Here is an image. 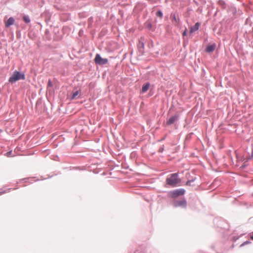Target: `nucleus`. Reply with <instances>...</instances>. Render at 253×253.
Here are the masks:
<instances>
[{"mask_svg":"<svg viewBox=\"0 0 253 253\" xmlns=\"http://www.w3.org/2000/svg\"><path fill=\"white\" fill-rule=\"evenodd\" d=\"M145 37H141L139 40L137 44V49L139 53V55L142 56L144 54V48H145Z\"/></svg>","mask_w":253,"mask_h":253,"instance_id":"obj_5","label":"nucleus"},{"mask_svg":"<svg viewBox=\"0 0 253 253\" xmlns=\"http://www.w3.org/2000/svg\"><path fill=\"white\" fill-rule=\"evenodd\" d=\"M192 11V9L190 8H188L187 9V12L188 13H190V11Z\"/></svg>","mask_w":253,"mask_h":253,"instance_id":"obj_35","label":"nucleus"},{"mask_svg":"<svg viewBox=\"0 0 253 253\" xmlns=\"http://www.w3.org/2000/svg\"><path fill=\"white\" fill-rule=\"evenodd\" d=\"M237 158L238 161H241L243 162L247 163L249 161H246V160H247V158H248V156H245V155L239 154V155H237Z\"/></svg>","mask_w":253,"mask_h":253,"instance_id":"obj_12","label":"nucleus"},{"mask_svg":"<svg viewBox=\"0 0 253 253\" xmlns=\"http://www.w3.org/2000/svg\"><path fill=\"white\" fill-rule=\"evenodd\" d=\"M148 46L149 48H153L154 46V42L152 40H150L148 43Z\"/></svg>","mask_w":253,"mask_h":253,"instance_id":"obj_18","label":"nucleus"},{"mask_svg":"<svg viewBox=\"0 0 253 253\" xmlns=\"http://www.w3.org/2000/svg\"><path fill=\"white\" fill-rule=\"evenodd\" d=\"M219 2L220 3L221 5H225V3L223 1H219Z\"/></svg>","mask_w":253,"mask_h":253,"instance_id":"obj_34","label":"nucleus"},{"mask_svg":"<svg viewBox=\"0 0 253 253\" xmlns=\"http://www.w3.org/2000/svg\"><path fill=\"white\" fill-rule=\"evenodd\" d=\"M179 119V115L175 114L171 116L169 119L167 120L166 122L167 126H170L173 124Z\"/></svg>","mask_w":253,"mask_h":253,"instance_id":"obj_7","label":"nucleus"},{"mask_svg":"<svg viewBox=\"0 0 253 253\" xmlns=\"http://www.w3.org/2000/svg\"><path fill=\"white\" fill-rule=\"evenodd\" d=\"M93 17H92V16L90 17L87 20V23H88L89 27H91V26L93 23Z\"/></svg>","mask_w":253,"mask_h":253,"instance_id":"obj_17","label":"nucleus"},{"mask_svg":"<svg viewBox=\"0 0 253 253\" xmlns=\"http://www.w3.org/2000/svg\"><path fill=\"white\" fill-rule=\"evenodd\" d=\"M16 34L17 38H20L21 37V32L20 31H17L16 32Z\"/></svg>","mask_w":253,"mask_h":253,"instance_id":"obj_27","label":"nucleus"},{"mask_svg":"<svg viewBox=\"0 0 253 253\" xmlns=\"http://www.w3.org/2000/svg\"><path fill=\"white\" fill-rule=\"evenodd\" d=\"M252 234H253V232H252Z\"/></svg>","mask_w":253,"mask_h":253,"instance_id":"obj_40","label":"nucleus"},{"mask_svg":"<svg viewBox=\"0 0 253 253\" xmlns=\"http://www.w3.org/2000/svg\"><path fill=\"white\" fill-rule=\"evenodd\" d=\"M47 86H50V87L53 86L52 82V81L50 79H49L48 81Z\"/></svg>","mask_w":253,"mask_h":253,"instance_id":"obj_26","label":"nucleus"},{"mask_svg":"<svg viewBox=\"0 0 253 253\" xmlns=\"http://www.w3.org/2000/svg\"><path fill=\"white\" fill-rule=\"evenodd\" d=\"M22 19L23 21L26 24H29L31 22V19L29 16L28 15H24L23 16Z\"/></svg>","mask_w":253,"mask_h":253,"instance_id":"obj_15","label":"nucleus"},{"mask_svg":"<svg viewBox=\"0 0 253 253\" xmlns=\"http://www.w3.org/2000/svg\"><path fill=\"white\" fill-rule=\"evenodd\" d=\"M170 18H171L172 21H174L176 24H179L180 20L179 17L177 18L175 13L172 12L170 15Z\"/></svg>","mask_w":253,"mask_h":253,"instance_id":"obj_14","label":"nucleus"},{"mask_svg":"<svg viewBox=\"0 0 253 253\" xmlns=\"http://www.w3.org/2000/svg\"><path fill=\"white\" fill-rule=\"evenodd\" d=\"M150 86V83L149 82L145 83L142 86L141 88L140 89V93L143 94L146 92Z\"/></svg>","mask_w":253,"mask_h":253,"instance_id":"obj_9","label":"nucleus"},{"mask_svg":"<svg viewBox=\"0 0 253 253\" xmlns=\"http://www.w3.org/2000/svg\"><path fill=\"white\" fill-rule=\"evenodd\" d=\"M156 15L158 17L162 19L163 17V11L161 9L157 10Z\"/></svg>","mask_w":253,"mask_h":253,"instance_id":"obj_16","label":"nucleus"},{"mask_svg":"<svg viewBox=\"0 0 253 253\" xmlns=\"http://www.w3.org/2000/svg\"><path fill=\"white\" fill-rule=\"evenodd\" d=\"M248 164H247V163H245V162H244V163L241 166H240V169L241 170H243L244 169L247 167H248Z\"/></svg>","mask_w":253,"mask_h":253,"instance_id":"obj_21","label":"nucleus"},{"mask_svg":"<svg viewBox=\"0 0 253 253\" xmlns=\"http://www.w3.org/2000/svg\"><path fill=\"white\" fill-rule=\"evenodd\" d=\"M216 47V44L215 42L211 44H208L205 49V51L206 53H211L215 50Z\"/></svg>","mask_w":253,"mask_h":253,"instance_id":"obj_8","label":"nucleus"},{"mask_svg":"<svg viewBox=\"0 0 253 253\" xmlns=\"http://www.w3.org/2000/svg\"><path fill=\"white\" fill-rule=\"evenodd\" d=\"M196 179V178L194 177V178H193L192 179L187 180L186 182V185L187 186H191V183L194 182L195 181Z\"/></svg>","mask_w":253,"mask_h":253,"instance_id":"obj_19","label":"nucleus"},{"mask_svg":"<svg viewBox=\"0 0 253 253\" xmlns=\"http://www.w3.org/2000/svg\"><path fill=\"white\" fill-rule=\"evenodd\" d=\"M82 98V97L81 96V95H79L78 96V97H77V98H80V99H81V98Z\"/></svg>","mask_w":253,"mask_h":253,"instance_id":"obj_37","label":"nucleus"},{"mask_svg":"<svg viewBox=\"0 0 253 253\" xmlns=\"http://www.w3.org/2000/svg\"><path fill=\"white\" fill-rule=\"evenodd\" d=\"M187 29H185V30L183 31V33H182V36H183V37H184V36H187Z\"/></svg>","mask_w":253,"mask_h":253,"instance_id":"obj_31","label":"nucleus"},{"mask_svg":"<svg viewBox=\"0 0 253 253\" xmlns=\"http://www.w3.org/2000/svg\"><path fill=\"white\" fill-rule=\"evenodd\" d=\"M187 201L185 197H183L180 200H174L172 203V206L174 208H181L185 209L187 208Z\"/></svg>","mask_w":253,"mask_h":253,"instance_id":"obj_4","label":"nucleus"},{"mask_svg":"<svg viewBox=\"0 0 253 253\" xmlns=\"http://www.w3.org/2000/svg\"><path fill=\"white\" fill-rule=\"evenodd\" d=\"M152 27V25L151 23H147L146 27L149 30H150L151 29Z\"/></svg>","mask_w":253,"mask_h":253,"instance_id":"obj_28","label":"nucleus"},{"mask_svg":"<svg viewBox=\"0 0 253 253\" xmlns=\"http://www.w3.org/2000/svg\"><path fill=\"white\" fill-rule=\"evenodd\" d=\"M165 148V146L163 145L162 146H161L158 150L159 153H163Z\"/></svg>","mask_w":253,"mask_h":253,"instance_id":"obj_24","label":"nucleus"},{"mask_svg":"<svg viewBox=\"0 0 253 253\" xmlns=\"http://www.w3.org/2000/svg\"><path fill=\"white\" fill-rule=\"evenodd\" d=\"M12 150H10L8 152H7L5 154H4V156L7 157H11V154H12Z\"/></svg>","mask_w":253,"mask_h":253,"instance_id":"obj_22","label":"nucleus"},{"mask_svg":"<svg viewBox=\"0 0 253 253\" xmlns=\"http://www.w3.org/2000/svg\"><path fill=\"white\" fill-rule=\"evenodd\" d=\"M193 2L196 4V5H197V6L199 5V3L197 1H196L195 0H194Z\"/></svg>","mask_w":253,"mask_h":253,"instance_id":"obj_36","label":"nucleus"},{"mask_svg":"<svg viewBox=\"0 0 253 253\" xmlns=\"http://www.w3.org/2000/svg\"><path fill=\"white\" fill-rule=\"evenodd\" d=\"M81 90L80 89L76 90L74 92H73L70 95V100H74L76 98V97L79 95V94L81 93Z\"/></svg>","mask_w":253,"mask_h":253,"instance_id":"obj_13","label":"nucleus"},{"mask_svg":"<svg viewBox=\"0 0 253 253\" xmlns=\"http://www.w3.org/2000/svg\"><path fill=\"white\" fill-rule=\"evenodd\" d=\"M239 237H240L239 236H233L232 237V239L233 241L236 242V241H237L239 239Z\"/></svg>","mask_w":253,"mask_h":253,"instance_id":"obj_25","label":"nucleus"},{"mask_svg":"<svg viewBox=\"0 0 253 253\" xmlns=\"http://www.w3.org/2000/svg\"><path fill=\"white\" fill-rule=\"evenodd\" d=\"M197 12H200V13H201L202 12V8H200V7H199L197 10Z\"/></svg>","mask_w":253,"mask_h":253,"instance_id":"obj_32","label":"nucleus"},{"mask_svg":"<svg viewBox=\"0 0 253 253\" xmlns=\"http://www.w3.org/2000/svg\"><path fill=\"white\" fill-rule=\"evenodd\" d=\"M29 180V178H23L22 179H21L20 180V182H21V181H24V182H27Z\"/></svg>","mask_w":253,"mask_h":253,"instance_id":"obj_30","label":"nucleus"},{"mask_svg":"<svg viewBox=\"0 0 253 253\" xmlns=\"http://www.w3.org/2000/svg\"><path fill=\"white\" fill-rule=\"evenodd\" d=\"M165 139V137H164V138H163L162 139V140H164Z\"/></svg>","mask_w":253,"mask_h":253,"instance_id":"obj_39","label":"nucleus"},{"mask_svg":"<svg viewBox=\"0 0 253 253\" xmlns=\"http://www.w3.org/2000/svg\"><path fill=\"white\" fill-rule=\"evenodd\" d=\"M248 158H247V161H249L251 159H252V158H253V145H252V151L251 154H250V153H248Z\"/></svg>","mask_w":253,"mask_h":253,"instance_id":"obj_20","label":"nucleus"},{"mask_svg":"<svg viewBox=\"0 0 253 253\" xmlns=\"http://www.w3.org/2000/svg\"><path fill=\"white\" fill-rule=\"evenodd\" d=\"M94 61L96 65H104L108 62V60L107 58H102L99 54L97 53L95 55Z\"/></svg>","mask_w":253,"mask_h":253,"instance_id":"obj_6","label":"nucleus"},{"mask_svg":"<svg viewBox=\"0 0 253 253\" xmlns=\"http://www.w3.org/2000/svg\"><path fill=\"white\" fill-rule=\"evenodd\" d=\"M186 193L184 188L175 189L167 192V196L169 198L176 199L180 196H183Z\"/></svg>","mask_w":253,"mask_h":253,"instance_id":"obj_2","label":"nucleus"},{"mask_svg":"<svg viewBox=\"0 0 253 253\" xmlns=\"http://www.w3.org/2000/svg\"><path fill=\"white\" fill-rule=\"evenodd\" d=\"M251 242L250 241H246L245 242H244V243H243L241 245H240V247H243L246 245H248V244H251Z\"/></svg>","mask_w":253,"mask_h":253,"instance_id":"obj_23","label":"nucleus"},{"mask_svg":"<svg viewBox=\"0 0 253 253\" xmlns=\"http://www.w3.org/2000/svg\"><path fill=\"white\" fill-rule=\"evenodd\" d=\"M251 239L253 240V234L251 236Z\"/></svg>","mask_w":253,"mask_h":253,"instance_id":"obj_38","label":"nucleus"},{"mask_svg":"<svg viewBox=\"0 0 253 253\" xmlns=\"http://www.w3.org/2000/svg\"><path fill=\"white\" fill-rule=\"evenodd\" d=\"M201 25V23L199 22H196L194 25L191 27L190 28V33H193L197 31H198L199 29V27Z\"/></svg>","mask_w":253,"mask_h":253,"instance_id":"obj_10","label":"nucleus"},{"mask_svg":"<svg viewBox=\"0 0 253 253\" xmlns=\"http://www.w3.org/2000/svg\"><path fill=\"white\" fill-rule=\"evenodd\" d=\"M84 34V30L83 29H81L80 30L79 32V35L81 37L83 36Z\"/></svg>","mask_w":253,"mask_h":253,"instance_id":"obj_29","label":"nucleus"},{"mask_svg":"<svg viewBox=\"0 0 253 253\" xmlns=\"http://www.w3.org/2000/svg\"><path fill=\"white\" fill-rule=\"evenodd\" d=\"M15 19L13 17H9L5 22V26L8 28L14 24Z\"/></svg>","mask_w":253,"mask_h":253,"instance_id":"obj_11","label":"nucleus"},{"mask_svg":"<svg viewBox=\"0 0 253 253\" xmlns=\"http://www.w3.org/2000/svg\"><path fill=\"white\" fill-rule=\"evenodd\" d=\"M49 34V31L48 29H46L45 31V34L48 35Z\"/></svg>","mask_w":253,"mask_h":253,"instance_id":"obj_33","label":"nucleus"},{"mask_svg":"<svg viewBox=\"0 0 253 253\" xmlns=\"http://www.w3.org/2000/svg\"><path fill=\"white\" fill-rule=\"evenodd\" d=\"M25 79V75L24 72L22 73L17 70L13 72V74L9 77L8 82L11 84L16 83L20 80H24Z\"/></svg>","mask_w":253,"mask_h":253,"instance_id":"obj_3","label":"nucleus"},{"mask_svg":"<svg viewBox=\"0 0 253 253\" xmlns=\"http://www.w3.org/2000/svg\"><path fill=\"white\" fill-rule=\"evenodd\" d=\"M179 173L178 172L170 174L166 179V183L171 187H175L179 185L181 180L178 177Z\"/></svg>","mask_w":253,"mask_h":253,"instance_id":"obj_1","label":"nucleus"}]
</instances>
